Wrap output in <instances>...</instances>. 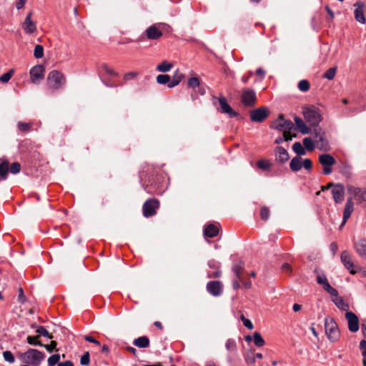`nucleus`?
Listing matches in <instances>:
<instances>
[{
	"mask_svg": "<svg viewBox=\"0 0 366 366\" xmlns=\"http://www.w3.org/2000/svg\"><path fill=\"white\" fill-rule=\"evenodd\" d=\"M137 76H138V73L137 71L128 72V73L124 74V81H129V80L134 79Z\"/></svg>",
	"mask_w": 366,
	"mask_h": 366,
	"instance_id": "nucleus-59",
	"label": "nucleus"
},
{
	"mask_svg": "<svg viewBox=\"0 0 366 366\" xmlns=\"http://www.w3.org/2000/svg\"><path fill=\"white\" fill-rule=\"evenodd\" d=\"M219 227L218 223L206 225L204 228V235L210 238L216 237L219 233Z\"/></svg>",
	"mask_w": 366,
	"mask_h": 366,
	"instance_id": "nucleus-21",
	"label": "nucleus"
},
{
	"mask_svg": "<svg viewBox=\"0 0 366 366\" xmlns=\"http://www.w3.org/2000/svg\"><path fill=\"white\" fill-rule=\"evenodd\" d=\"M302 144L305 149L309 152L313 151L316 147L315 140H313L311 137H305L302 140Z\"/></svg>",
	"mask_w": 366,
	"mask_h": 366,
	"instance_id": "nucleus-31",
	"label": "nucleus"
},
{
	"mask_svg": "<svg viewBox=\"0 0 366 366\" xmlns=\"http://www.w3.org/2000/svg\"><path fill=\"white\" fill-rule=\"evenodd\" d=\"M44 357V354L36 349H29L21 355V360L24 363L33 366H39Z\"/></svg>",
	"mask_w": 366,
	"mask_h": 366,
	"instance_id": "nucleus-2",
	"label": "nucleus"
},
{
	"mask_svg": "<svg viewBox=\"0 0 366 366\" xmlns=\"http://www.w3.org/2000/svg\"><path fill=\"white\" fill-rule=\"evenodd\" d=\"M84 339H85L87 342L94 343V344H96V345H100V342H99L97 340L94 339V338L93 337H92V336L86 335V336H85Z\"/></svg>",
	"mask_w": 366,
	"mask_h": 366,
	"instance_id": "nucleus-64",
	"label": "nucleus"
},
{
	"mask_svg": "<svg viewBox=\"0 0 366 366\" xmlns=\"http://www.w3.org/2000/svg\"><path fill=\"white\" fill-rule=\"evenodd\" d=\"M295 124L297 127V130L302 134H307L310 132V127L307 125L306 122H304L300 117H295L294 119Z\"/></svg>",
	"mask_w": 366,
	"mask_h": 366,
	"instance_id": "nucleus-23",
	"label": "nucleus"
},
{
	"mask_svg": "<svg viewBox=\"0 0 366 366\" xmlns=\"http://www.w3.org/2000/svg\"><path fill=\"white\" fill-rule=\"evenodd\" d=\"M360 347L362 350V365L366 366V340H362L360 342Z\"/></svg>",
	"mask_w": 366,
	"mask_h": 366,
	"instance_id": "nucleus-39",
	"label": "nucleus"
},
{
	"mask_svg": "<svg viewBox=\"0 0 366 366\" xmlns=\"http://www.w3.org/2000/svg\"><path fill=\"white\" fill-rule=\"evenodd\" d=\"M270 214L269 209L267 207H262L260 209V217L262 220L266 221L269 219Z\"/></svg>",
	"mask_w": 366,
	"mask_h": 366,
	"instance_id": "nucleus-42",
	"label": "nucleus"
},
{
	"mask_svg": "<svg viewBox=\"0 0 366 366\" xmlns=\"http://www.w3.org/2000/svg\"><path fill=\"white\" fill-rule=\"evenodd\" d=\"M341 262L345 267L350 271L351 274L357 272V267L354 264L352 257L347 251H343L340 256Z\"/></svg>",
	"mask_w": 366,
	"mask_h": 366,
	"instance_id": "nucleus-11",
	"label": "nucleus"
},
{
	"mask_svg": "<svg viewBox=\"0 0 366 366\" xmlns=\"http://www.w3.org/2000/svg\"><path fill=\"white\" fill-rule=\"evenodd\" d=\"M347 191L352 195V199L354 198L358 202L365 200V191L360 188L355 187L353 186H347Z\"/></svg>",
	"mask_w": 366,
	"mask_h": 366,
	"instance_id": "nucleus-19",
	"label": "nucleus"
},
{
	"mask_svg": "<svg viewBox=\"0 0 366 366\" xmlns=\"http://www.w3.org/2000/svg\"><path fill=\"white\" fill-rule=\"evenodd\" d=\"M332 301L340 310L345 311L346 312H349L348 310L350 307L348 303H347L340 296L332 297Z\"/></svg>",
	"mask_w": 366,
	"mask_h": 366,
	"instance_id": "nucleus-26",
	"label": "nucleus"
},
{
	"mask_svg": "<svg viewBox=\"0 0 366 366\" xmlns=\"http://www.w3.org/2000/svg\"><path fill=\"white\" fill-rule=\"evenodd\" d=\"M290 167L292 172H298L302 167V159L301 157H295L290 163Z\"/></svg>",
	"mask_w": 366,
	"mask_h": 366,
	"instance_id": "nucleus-27",
	"label": "nucleus"
},
{
	"mask_svg": "<svg viewBox=\"0 0 366 366\" xmlns=\"http://www.w3.org/2000/svg\"><path fill=\"white\" fill-rule=\"evenodd\" d=\"M159 201L156 199L147 200L143 205V214L146 217L153 216L156 214V209L159 207Z\"/></svg>",
	"mask_w": 366,
	"mask_h": 366,
	"instance_id": "nucleus-9",
	"label": "nucleus"
},
{
	"mask_svg": "<svg viewBox=\"0 0 366 366\" xmlns=\"http://www.w3.org/2000/svg\"><path fill=\"white\" fill-rule=\"evenodd\" d=\"M273 127L280 131L290 130L293 127V123L290 120L284 119L281 115L274 123Z\"/></svg>",
	"mask_w": 366,
	"mask_h": 366,
	"instance_id": "nucleus-16",
	"label": "nucleus"
},
{
	"mask_svg": "<svg viewBox=\"0 0 366 366\" xmlns=\"http://www.w3.org/2000/svg\"><path fill=\"white\" fill-rule=\"evenodd\" d=\"M302 114L305 121L311 127L318 128L317 126L322 119V114L319 108L314 105L304 107Z\"/></svg>",
	"mask_w": 366,
	"mask_h": 366,
	"instance_id": "nucleus-1",
	"label": "nucleus"
},
{
	"mask_svg": "<svg viewBox=\"0 0 366 366\" xmlns=\"http://www.w3.org/2000/svg\"><path fill=\"white\" fill-rule=\"evenodd\" d=\"M80 362L82 365H88L90 362L89 352H85L81 357Z\"/></svg>",
	"mask_w": 366,
	"mask_h": 366,
	"instance_id": "nucleus-52",
	"label": "nucleus"
},
{
	"mask_svg": "<svg viewBox=\"0 0 366 366\" xmlns=\"http://www.w3.org/2000/svg\"><path fill=\"white\" fill-rule=\"evenodd\" d=\"M268 114L269 110L267 107H260L250 112V118L252 122H262Z\"/></svg>",
	"mask_w": 366,
	"mask_h": 366,
	"instance_id": "nucleus-12",
	"label": "nucleus"
},
{
	"mask_svg": "<svg viewBox=\"0 0 366 366\" xmlns=\"http://www.w3.org/2000/svg\"><path fill=\"white\" fill-rule=\"evenodd\" d=\"M39 337V335H37V336H28L26 340H27V342L31 345H39V346H41L42 345V344L41 343V342H39L38 340Z\"/></svg>",
	"mask_w": 366,
	"mask_h": 366,
	"instance_id": "nucleus-46",
	"label": "nucleus"
},
{
	"mask_svg": "<svg viewBox=\"0 0 366 366\" xmlns=\"http://www.w3.org/2000/svg\"><path fill=\"white\" fill-rule=\"evenodd\" d=\"M253 342L257 347H262L265 344L264 339L262 338L261 335L257 332H255L253 334Z\"/></svg>",
	"mask_w": 366,
	"mask_h": 366,
	"instance_id": "nucleus-35",
	"label": "nucleus"
},
{
	"mask_svg": "<svg viewBox=\"0 0 366 366\" xmlns=\"http://www.w3.org/2000/svg\"><path fill=\"white\" fill-rule=\"evenodd\" d=\"M14 73V69H10L8 72L4 73L3 75H1L0 76V81H1L3 83L8 82L12 77Z\"/></svg>",
	"mask_w": 366,
	"mask_h": 366,
	"instance_id": "nucleus-43",
	"label": "nucleus"
},
{
	"mask_svg": "<svg viewBox=\"0 0 366 366\" xmlns=\"http://www.w3.org/2000/svg\"><path fill=\"white\" fill-rule=\"evenodd\" d=\"M292 149L297 154V157H300L301 155H305L306 154L305 148L303 144L298 142L293 144Z\"/></svg>",
	"mask_w": 366,
	"mask_h": 366,
	"instance_id": "nucleus-33",
	"label": "nucleus"
},
{
	"mask_svg": "<svg viewBox=\"0 0 366 366\" xmlns=\"http://www.w3.org/2000/svg\"><path fill=\"white\" fill-rule=\"evenodd\" d=\"M317 282L322 286L328 282V280L325 274H318L317 277Z\"/></svg>",
	"mask_w": 366,
	"mask_h": 366,
	"instance_id": "nucleus-60",
	"label": "nucleus"
},
{
	"mask_svg": "<svg viewBox=\"0 0 366 366\" xmlns=\"http://www.w3.org/2000/svg\"><path fill=\"white\" fill-rule=\"evenodd\" d=\"M31 15V12L29 13L21 24L22 29L26 34H34L36 31V24L32 21Z\"/></svg>",
	"mask_w": 366,
	"mask_h": 366,
	"instance_id": "nucleus-15",
	"label": "nucleus"
},
{
	"mask_svg": "<svg viewBox=\"0 0 366 366\" xmlns=\"http://www.w3.org/2000/svg\"><path fill=\"white\" fill-rule=\"evenodd\" d=\"M149 339L147 336H142L133 341L134 346L139 348H147L149 346Z\"/></svg>",
	"mask_w": 366,
	"mask_h": 366,
	"instance_id": "nucleus-28",
	"label": "nucleus"
},
{
	"mask_svg": "<svg viewBox=\"0 0 366 366\" xmlns=\"http://www.w3.org/2000/svg\"><path fill=\"white\" fill-rule=\"evenodd\" d=\"M225 347L229 351H234L237 348L236 342L234 340L229 339L227 340Z\"/></svg>",
	"mask_w": 366,
	"mask_h": 366,
	"instance_id": "nucleus-49",
	"label": "nucleus"
},
{
	"mask_svg": "<svg viewBox=\"0 0 366 366\" xmlns=\"http://www.w3.org/2000/svg\"><path fill=\"white\" fill-rule=\"evenodd\" d=\"M102 70L110 76H117V73L115 72L112 68H110L107 64H104L102 66Z\"/></svg>",
	"mask_w": 366,
	"mask_h": 366,
	"instance_id": "nucleus-51",
	"label": "nucleus"
},
{
	"mask_svg": "<svg viewBox=\"0 0 366 366\" xmlns=\"http://www.w3.org/2000/svg\"><path fill=\"white\" fill-rule=\"evenodd\" d=\"M297 86H298L299 90H300L302 92H306L309 91V89L310 88V84L307 80L303 79V80H301L298 83Z\"/></svg>",
	"mask_w": 366,
	"mask_h": 366,
	"instance_id": "nucleus-37",
	"label": "nucleus"
},
{
	"mask_svg": "<svg viewBox=\"0 0 366 366\" xmlns=\"http://www.w3.org/2000/svg\"><path fill=\"white\" fill-rule=\"evenodd\" d=\"M241 99L245 107H252L256 102V94L250 89H244L242 91Z\"/></svg>",
	"mask_w": 366,
	"mask_h": 366,
	"instance_id": "nucleus-10",
	"label": "nucleus"
},
{
	"mask_svg": "<svg viewBox=\"0 0 366 366\" xmlns=\"http://www.w3.org/2000/svg\"><path fill=\"white\" fill-rule=\"evenodd\" d=\"M242 268H243V265L241 263L239 264H235L233 267V272L238 279H240L241 271H242Z\"/></svg>",
	"mask_w": 366,
	"mask_h": 366,
	"instance_id": "nucleus-53",
	"label": "nucleus"
},
{
	"mask_svg": "<svg viewBox=\"0 0 366 366\" xmlns=\"http://www.w3.org/2000/svg\"><path fill=\"white\" fill-rule=\"evenodd\" d=\"M353 207L354 204L352 198H348L343 211V220L340 225V228H342L345 225L347 219L350 217L351 214L353 212Z\"/></svg>",
	"mask_w": 366,
	"mask_h": 366,
	"instance_id": "nucleus-20",
	"label": "nucleus"
},
{
	"mask_svg": "<svg viewBox=\"0 0 366 366\" xmlns=\"http://www.w3.org/2000/svg\"><path fill=\"white\" fill-rule=\"evenodd\" d=\"M356 252L362 257H366V241L364 239H359L354 244Z\"/></svg>",
	"mask_w": 366,
	"mask_h": 366,
	"instance_id": "nucleus-24",
	"label": "nucleus"
},
{
	"mask_svg": "<svg viewBox=\"0 0 366 366\" xmlns=\"http://www.w3.org/2000/svg\"><path fill=\"white\" fill-rule=\"evenodd\" d=\"M219 104L221 112L227 114L230 118L238 116V113L232 109L224 97H221L219 98Z\"/></svg>",
	"mask_w": 366,
	"mask_h": 366,
	"instance_id": "nucleus-17",
	"label": "nucleus"
},
{
	"mask_svg": "<svg viewBox=\"0 0 366 366\" xmlns=\"http://www.w3.org/2000/svg\"><path fill=\"white\" fill-rule=\"evenodd\" d=\"M222 275V272L221 270L219 269H216L215 271H214L213 272H208L207 273V277L208 278H218V277H220Z\"/></svg>",
	"mask_w": 366,
	"mask_h": 366,
	"instance_id": "nucleus-57",
	"label": "nucleus"
},
{
	"mask_svg": "<svg viewBox=\"0 0 366 366\" xmlns=\"http://www.w3.org/2000/svg\"><path fill=\"white\" fill-rule=\"evenodd\" d=\"M302 167H304L306 170H311L312 167V162L310 159H302Z\"/></svg>",
	"mask_w": 366,
	"mask_h": 366,
	"instance_id": "nucleus-56",
	"label": "nucleus"
},
{
	"mask_svg": "<svg viewBox=\"0 0 366 366\" xmlns=\"http://www.w3.org/2000/svg\"><path fill=\"white\" fill-rule=\"evenodd\" d=\"M183 74L177 70L172 77V80H169V83L168 84L169 88H173L177 86L183 79Z\"/></svg>",
	"mask_w": 366,
	"mask_h": 366,
	"instance_id": "nucleus-29",
	"label": "nucleus"
},
{
	"mask_svg": "<svg viewBox=\"0 0 366 366\" xmlns=\"http://www.w3.org/2000/svg\"><path fill=\"white\" fill-rule=\"evenodd\" d=\"M241 320L242 321V323L244 325V327H246L249 330L253 329L254 327L252 322L249 320L245 318V317L243 315L241 316Z\"/></svg>",
	"mask_w": 366,
	"mask_h": 366,
	"instance_id": "nucleus-54",
	"label": "nucleus"
},
{
	"mask_svg": "<svg viewBox=\"0 0 366 366\" xmlns=\"http://www.w3.org/2000/svg\"><path fill=\"white\" fill-rule=\"evenodd\" d=\"M3 357L5 361L9 362V363H14L15 361V358L14 355L10 351H4L3 352Z\"/></svg>",
	"mask_w": 366,
	"mask_h": 366,
	"instance_id": "nucleus-48",
	"label": "nucleus"
},
{
	"mask_svg": "<svg viewBox=\"0 0 366 366\" xmlns=\"http://www.w3.org/2000/svg\"><path fill=\"white\" fill-rule=\"evenodd\" d=\"M345 318L347 321L348 329L352 332H356L359 330L360 324L357 316L352 312H347Z\"/></svg>",
	"mask_w": 366,
	"mask_h": 366,
	"instance_id": "nucleus-13",
	"label": "nucleus"
},
{
	"mask_svg": "<svg viewBox=\"0 0 366 366\" xmlns=\"http://www.w3.org/2000/svg\"><path fill=\"white\" fill-rule=\"evenodd\" d=\"M21 166L18 162L13 163L10 167V171L12 174H17L20 172Z\"/></svg>",
	"mask_w": 366,
	"mask_h": 366,
	"instance_id": "nucleus-55",
	"label": "nucleus"
},
{
	"mask_svg": "<svg viewBox=\"0 0 366 366\" xmlns=\"http://www.w3.org/2000/svg\"><path fill=\"white\" fill-rule=\"evenodd\" d=\"M169 80L170 76L167 74H159L157 76V81L159 84H169Z\"/></svg>",
	"mask_w": 366,
	"mask_h": 366,
	"instance_id": "nucleus-38",
	"label": "nucleus"
},
{
	"mask_svg": "<svg viewBox=\"0 0 366 366\" xmlns=\"http://www.w3.org/2000/svg\"><path fill=\"white\" fill-rule=\"evenodd\" d=\"M59 360L60 355L59 354L51 355L48 359V366H54L59 362Z\"/></svg>",
	"mask_w": 366,
	"mask_h": 366,
	"instance_id": "nucleus-47",
	"label": "nucleus"
},
{
	"mask_svg": "<svg viewBox=\"0 0 366 366\" xmlns=\"http://www.w3.org/2000/svg\"><path fill=\"white\" fill-rule=\"evenodd\" d=\"M336 71H337L336 67L330 68L325 72L323 77L328 80H332L334 79V77L335 76Z\"/></svg>",
	"mask_w": 366,
	"mask_h": 366,
	"instance_id": "nucleus-40",
	"label": "nucleus"
},
{
	"mask_svg": "<svg viewBox=\"0 0 366 366\" xmlns=\"http://www.w3.org/2000/svg\"><path fill=\"white\" fill-rule=\"evenodd\" d=\"M245 362L248 365H252L255 362V356L253 351H247L244 355Z\"/></svg>",
	"mask_w": 366,
	"mask_h": 366,
	"instance_id": "nucleus-36",
	"label": "nucleus"
},
{
	"mask_svg": "<svg viewBox=\"0 0 366 366\" xmlns=\"http://www.w3.org/2000/svg\"><path fill=\"white\" fill-rule=\"evenodd\" d=\"M208 266L210 268L216 269L220 267V263L214 259H212L208 262Z\"/></svg>",
	"mask_w": 366,
	"mask_h": 366,
	"instance_id": "nucleus-61",
	"label": "nucleus"
},
{
	"mask_svg": "<svg viewBox=\"0 0 366 366\" xmlns=\"http://www.w3.org/2000/svg\"><path fill=\"white\" fill-rule=\"evenodd\" d=\"M276 159L281 163L287 162L289 159L287 151L282 147H277L276 149Z\"/></svg>",
	"mask_w": 366,
	"mask_h": 366,
	"instance_id": "nucleus-25",
	"label": "nucleus"
},
{
	"mask_svg": "<svg viewBox=\"0 0 366 366\" xmlns=\"http://www.w3.org/2000/svg\"><path fill=\"white\" fill-rule=\"evenodd\" d=\"M145 34L147 37L149 39H158L162 36V32L161 30H159L156 26L153 25L149 27H148L146 31Z\"/></svg>",
	"mask_w": 366,
	"mask_h": 366,
	"instance_id": "nucleus-22",
	"label": "nucleus"
},
{
	"mask_svg": "<svg viewBox=\"0 0 366 366\" xmlns=\"http://www.w3.org/2000/svg\"><path fill=\"white\" fill-rule=\"evenodd\" d=\"M34 56L36 59H40L44 56V48L41 45L37 44L35 46Z\"/></svg>",
	"mask_w": 366,
	"mask_h": 366,
	"instance_id": "nucleus-41",
	"label": "nucleus"
},
{
	"mask_svg": "<svg viewBox=\"0 0 366 366\" xmlns=\"http://www.w3.org/2000/svg\"><path fill=\"white\" fill-rule=\"evenodd\" d=\"M325 332L328 338L332 341L338 339L340 332L337 324L332 319H325Z\"/></svg>",
	"mask_w": 366,
	"mask_h": 366,
	"instance_id": "nucleus-7",
	"label": "nucleus"
},
{
	"mask_svg": "<svg viewBox=\"0 0 366 366\" xmlns=\"http://www.w3.org/2000/svg\"><path fill=\"white\" fill-rule=\"evenodd\" d=\"M173 67V64L167 61H163L157 66V71L159 72H167Z\"/></svg>",
	"mask_w": 366,
	"mask_h": 366,
	"instance_id": "nucleus-32",
	"label": "nucleus"
},
{
	"mask_svg": "<svg viewBox=\"0 0 366 366\" xmlns=\"http://www.w3.org/2000/svg\"><path fill=\"white\" fill-rule=\"evenodd\" d=\"M19 301L21 303H24L25 302V297L24 295V291L22 288H19V295H18Z\"/></svg>",
	"mask_w": 366,
	"mask_h": 366,
	"instance_id": "nucleus-63",
	"label": "nucleus"
},
{
	"mask_svg": "<svg viewBox=\"0 0 366 366\" xmlns=\"http://www.w3.org/2000/svg\"><path fill=\"white\" fill-rule=\"evenodd\" d=\"M319 162L322 166L325 174H330L332 172V166L335 164V159L329 154H323L319 156Z\"/></svg>",
	"mask_w": 366,
	"mask_h": 366,
	"instance_id": "nucleus-6",
	"label": "nucleus"
},
{
	"mask_svg": "<svg viewBox=\"0 0 366 366\" xmlns=\"http://www.w3.org/2000/svg\"><path fill=\"white\" fill-rule=\"evenodd\" d=\"M313 137L315 140V147L324 152L330 150L329 142L326 137L325 132L320 128H315L313 129Z\"/></svg>",
	"mask_w": 366,
	"mask_h": 366,
	"instance_id": "nucleus-4",
	"label": "nucleus"
},
{
	"mask_svg": "<svg viewBox=\"0 0 366 366\" xmlns=\"http://www.w3.org/2000/svg\"><path fill=\"white\" fill-rule=\"evenodd\" d=\"M239 282H242V277H240V279H238V278L236 277V279H234V280L232 281V287H233L234 290H238V289L240 287Z\"/></svg>",
	"mask_w": 366,
	"mask_h": 366,
	"instance_id": "nucleus-62",
	"label": "nucleus"
},
{
	"mask_svg": "<svg viewBox=\"0 0 366 366\" xmlns=\"http://www.w3.org/2000/svg\"><path fill=\"white\" fill-rule=\"evenodd\" d=\"M354 6L355 7V9L354 11V15H355V20L361 24H365L366 20L365 18V11H364L365 4H364V2H362V1L356 2L354 4Z\"/></svg>",
	"mask_w": 366,
	"mask_h": 366,
	"instance_id": "nucleus-18",
	"label": "nucleus"
},
{
	"mask_svg": "<svg viewBox=\"0 0 366 366\" xmlns=\"http://www.w3.org/2000/svg\"><path fill=\"white\" fill-rule=\"evenodd\" d=\"M330 187H332L331 192L335 204H341L345 199V188L343 185L341 184H334L330 183L327 187H323L322 190Z\"/></svg>",
	"mask_w": 366,
	"mask_h": 366,
	"instance_id": "nucleus-5",
	"label": "nucleus"
},
{
	"mask_svg": "<svg viewBox=\"0 0 366 366\" xmlns=\"http://www.w3.org/2000/svg\"><path fill=\"white\" fill-rule=\"evenodd\" d=\"M9 169V165L8 162H3L0 164V177L2 179L7 178V174Z\"/></svg>",
	"mask_w": 366,
	"mask_h": 366,
	"instance_id": "nucleus-34",
	"label": "nucleus"
},
{
	"mask_svg": "<svg viewBox=\"0 0 366 366\" xmlns=\"http://www.w3.org/2000/svg\"><path fill=\"white\" fill-rule=\"evenodd\" d=\"M207 291L212 296H220L223 292V285L219 281H209L207 284Z\"/></svg>",
	"mask_w": 366,
	"mask_h": 366,
	"instance_id": "nucleus-14",
	"label": "nucleus"
},
{
	"mask_svg": "<svg viewBox=\"0 0 366 366\" xmlns=\"http://www.w3.org/2000/svg\"><path fill=\"white\" fill-rule=\"evenodd\" d=\"M31 123H25L21 122H19L17 124L19 130L22 132L29 131L31 128Z\"/></svg>",
	"mask_w": 366,
	"mask_h": 366,
	"instance_id": "nucleus-44",
	"label": "nucleus"
},
{
	"mask_svg": "<svg viewBox=\"0 0 366 366\" xmlns=\"http://www.w3.org/2000/svg\"><path fill=\"white\" fill-rule=\"evenodd\" d=\"M257 165L259 168L262 169H267L270 167V163L267 160H259L257 162Z\"/></svg>",
	"mask_w": 366,
	"mask_h": 366,
	"instance_id": "nucleus-50",
	"label": "nucleus"
},
{
	"mask_svg": "<svg viewBox=\"0 0 366 366\" xmlns=\"http://www.w3.org/2000/svg\"><path fill=\"white\" fill-rule=\"evenodd\" d=\"M187 85L189 88H192L193 89H196L197 88H198L199 92L202 95L204 94V90L199 87V80L198 78H197V77L190 78L188 80Z\"/></svg>",
	"mask_w": 366,
	"mask_h": 366,
	"instance_id": "nucleus-30",
	"label": "nucleus"
},
{
	"mask_svg": "<svg viewBox=\"0 0 366 366\" xmlns=\"http://www.w3.org/2000/svg\"><path fill=\"white\" fill-rule=\"evenodd\" d=\"M45 73L44 66L41 64H37L33 66L29 71L30 77L32 83L35 84H39V82L44 79Z\"/></svg>",
	"mask_w": 366,
	"mask_h": 366,
	"instance_id": "nucleus-8",
	"label": "nucleus"
},
{
	"mask_svg": "<svg viewBox=\"0 0 366 366\" xmlns=\"http://www.w3.org/2000/svg\"><path fill=\"white\" fill-rule=\"evenodd\" d=\"M39 335H42L44 337H46L49 339H52L53 338V336L49 334V332H48V330L43 326H39L38 327V328L36 329V331Z\"/></svg>",
	"mask_w": 366,
	"mask_h": 366,
	"instance_id": "nucleus-45",
	"label": "nucleus"
},
{
	"mask_svg": "<svg viewBox=\"0 0 366 366\" xmlns=\"http://www.w3.org/2000/svg\"><path fill=\"white\" fill-rule=\"evenodd\" d=\"M57 345V343L56 341H51V343L49 345H43L42 344V347H45L46 350L49 352H51L54 350H55L56 347Z\"/></svg>",
	"mask_w": 366,
	"mask_h": 366,
	"instance_id": "nucleus-58",
	"label": "nucleus"
},
{
	"mask_svg": "<svg viewBox=\"0 0 366 366\" xmlns=\"http://www.w3.org/2000/svg\"><path fill=\"white\" fill-rule=\"evenodd\" d=\"M46 81L49 89L56 91L64 86L66 78L61 72L53 70L48 74Z\"/></svg>",
	"mask_w": 366,
	"mask_h": 366,
	"instance_id": "nucleus-3",
	"label": "nucleus"
}]
</instances>
